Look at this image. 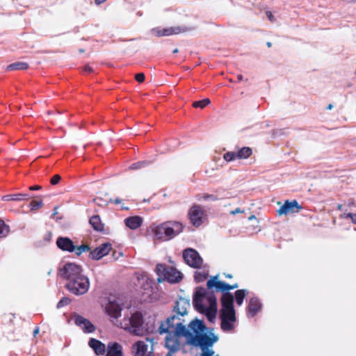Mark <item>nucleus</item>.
Here are the masks:
<instances>
[{"label":"nucleus","mask_w":356,"mask_h":356,"mask_svg":"<svg viewBox=\"0 0 356 356\" xmlns=\"http://www.w3.org/2000/svg\"><path fill=\"white\" fill-rule=\"evenodd\" d=\"M190 305L188 300L179 298L175 302L172 314L165 321L161 322L158 328L160 334H167L166 343L172 350L180 349V343L177 341L176 331L179 327L187 328L184 325L185 320L183 318L188 314V309Z\"/></svg>","instance_id":"obj_1"},{"label":"nucleus","mask_w":356,"mask_h":356,"mask_svg":"<svg viewBox=\"0 0 356 356\" xmlns=\"http://www.w3.org/2000/svg\"><path fill=\"white\" fill-rule=\"evenodd\" d=\"M206 327L202 321L197 319L192 321L188 325V328L180 327L176 331L177 341L180 342L181 337H185L187 343L201 349L211 347L217 341L218 337L213 334L212 337L204 333Z\"/></svg>","instance_id":"obj_2"},{"label":"nucleus","mask_w":356,"mask_h":356,"mask_svg":"<svg viewBox=\"0 0 356 356\" xmlns=\"http://www.w3.org/2000/svg\"><path fill=\"white\" fill-rule=\"evenodd\" d=\"M193 303L196 310L204 314L209 321H214L217 314V299L213 292H207L202 287L197 288Z\"/></svg>","instance_id":"obj_3"},{"label":"nucleus","mask_w":356,"mask_h":356,"mask_svg":"<svg viewBox=\"0 0 356 356\" xmlns=\"http://www.w3.org/2000/svg\"><path fill=\"white\" fill-rule=\"evenodd\" d=\"M234 296L230 292L222 294L219 317L220 328L225 332H232L236 327L237 318L234 307Z\"/></svg>","instance_id":"obj_4"},{"label":"nucleus","mask_w":356,"mask_h":356,"mask_svg":"<svg viewBox=\"0 0 356 356\" xmlns=\"http://www.w3.org/2000/svg\"><path fill=\"white\" fill-rule=\"evenodd\" d=\"M120 327L136 336H144L156 330L154 325L145 324L143 316L140 312H136L130 316H125L120 323Z\"/></svg>","instance_id":"obj_5"},{"label":"nucleus","mask_w":356,"mask_h":356,"mask_svg":"<svg viewBox=\"0 0 356 356\" xmlns=\"http://www.w3.org/2000/svg\"><path fill=\"white\" fill-rule=\"evenodd\" d=\"M183 225L179 222H167L156 227L154 235L157 239L167 241L182 232Z\"/></svg>","instance_id":"obj_6"},{"label":"nucleus","mask_w":356,"mask_h":356,"mask_svg":"<svg viewBox=\"0 0 356 356\" xmlns=\"http://www.w3.org/2000/svg\"><path fill=\"white\" fill-rule=\"evenodd\" d=\"M82 274L83 273L81 266L75 263H66L58 270V275L65 280L66 283L71 282V286L74 284L72 281Z\"/></svg>","instance_id":"obj_7"},{"label":"nucleus","mask_w":356,"mask_h":356,"mask_svg":"<svg viewBox=\"0 0 356 356\" xmlns=\"http://www.w3.org/2000/svg\"><path fill=\"white\" fill-rule=\"evenodd\" d=\"M82 274L83 273L81 266L75 263H66L58 270V275L65 280L66 283L71 282V286L74 284L72 281Z\"/></svg>","instance_id":"obj_8"},{"label":"nucleus","mask_w":356,"mask_h":356,"mask_svg":"<svg viewBox=\"0 0 356 356\" xmlns=\"http://www.w3.org/2000/svg\"><path fill=\"white\" fill-rule=\"evenodd\" d=\"M74 284H72L71 282L65 284L66 289L72 293L76 296H80L85 294L89 289L90 282L87 276L82 274L74 280L72 281Z\"/></svg>","instance_id":"obj_9"},{"label":"nucleus","mask_w":356,"mask_h":356,"mask_svg":"<svg viewBox=\"0 0 356 356\" xmlns=\"http://www.w3.org/2000/svg\"><path fill=\"white\" fill-rule=\"evenodd\" d=\"M156 270L159 276H163L170 283L178 282L182 279L181 273L172 266L160 264L156 266Z\"/></svg>","instance_id":"obj_10"},{"label":"nucleus","mask_w":356,"mask_h":356,"mask_svg":"<svg viewBox=\"0 0 356 356\" xmlns=\"http://www.w3.org/2000/svg\"><path fill=\"white\" fill-rule=\"evenodd\" d=\"M218 275L212 277L207 282V286L208 289H212L215 288L217 291L222 293H227L229 290L235 289L238 287V284L230 285L225 282L218 280Z\"/></svg>","instance_id":"obj_11"},{"label":"nucleus","mask_w":356,"mask_h":356,"mask_svg":"<svg viewBox=\"0 0 356 356\" xmlns=\"http://www.w3.org/2000/svg\"><path fill=\"white\" fill-rule=\"evenodd\" d=\"M183 258L188 266L194 268H200L203 262L199 253L192 248L186 249L183 252Z\"/></svg>","instance_id":"obj_12"},{"label":"nucleus","mask_w":356,"mask_h":356,"mask_svg":"<svg viewBox=\"0 0 356 356\" xmlns=\"http://www.w3.org/2000/svg\"><path fill=\"white\" fill-rule=\"evenodd\" d=\"M193 29V28L192 27L176 26L168 28H164L162 29H154L152 30V31L156 36L161 37L180 34L190 31Z\"/></svg>","instance_id":"obj_13"},{"label":"nucleus","mask_w":356,"mask_h":356,"mask_svg":"<svg viewBox=\"0 0 356 356\" xmlns=\"http://www.w3.org/2000/svg\"><path fill=\"white\" fill-rule=\"evenodd\" d=\"M302 207L298 204L297 200H286L283 205L277 211V213L279 216H286L289 214L298 213L302 210Z\"/></svg>","instance_id":"obj_14"},{"label":"nucleus","mask_w":356,"mask_h":356,"mask_svg":"<svg viewBox=\"0 0 356 356\" xmlns=\"http://www.w3.org/2000/svg\"><path fill=\"white\" fill-rule=\"evenodd\" d=\"M204 211L201 207L194 204L191 207L188 211V216L191 223L196 227H200L202 224V217Z\"/></svg>","instance_id":"obj_15"},{"label":"nucleus","mask_w":356,"mask_h":356,"mask_svg":"<svg viewBox=\"0 0 356 356\" xmlns=\"http://www.w3.org/2000/svg\"><path fill=\"white\" fill-rule=\"evenodd\" d=\"M74 323L85 333H91L95 330L94 325L89 320L80 315H74Z\"/></svg>","instance_id":"obj_16"},{"label":"nucleus","mask_w":356,"mask_h":356,"mask_svg":"<svg viewBox=\"0 0 356 356\" xmlns=\"http://www.w3.org/2000/svg\"><path fill=\"white\" fill-rule=\"evenodd\" d=\"M111 250V245L109 243H106L100 245L90 253L91 259L99 260L103 257L107 255Z\"/></svg>","instance_id":"obj_17"},{"label":"nucleus","mask_w":356,"mask_h":356,"mask_svg":"<svg viewBox=\"0 0 356 356\" xmlns=\"http://www.w3.org/2000/svg\"><path fill=\"white\" fill-rule=\"evenodd\" d=\"M138 284L141 286L142 293L149 296L153 291L154 281L146 275H141L138 277Z\"/></svg>","instance_id":"obj_18"},{"label":"nucleus","mask_w":356,"mask_h":356,"mask_svg":"<svg viewBox=\"0 0 356 356\" xmlns=\"http://www.w3.org/2000/svg\"><path fill=\"white\" fill-rule=\"evenodd\" d=\"M56 243L60 250L65 252H73L75 248L74 242L68 237L59 236Z\"/></svg>","instance_id":"obj_19"},{"label":"nucleus","mask_w":356,"mask_h":356,"mask_svg":"<svg viewBox=\"0 0 356 356\" xmlns=\"http://www.w3.org/2000/svg\"><path fill=\"white\" fill-rule=\"evenodd\" d=\"M261 309V303L257 298H252L249 300L247 307L248 316L254 317Z\"/></svg>","instance_id":"obj_20"},{"label":"nucleus","mask_w":356,"mask_h":356,"mask_svg":"<svg viewBox=\"0 0 356 356\" xmlns=\"http://www.w3.org/2000/svg\"><path fill=\"white\" fill-rule=\"evenodd\" d=\"M106 356H123L122 346L117 342L109 343Z\"/></svg>","instance_id":"obj_21"},{"label":"nucleus","mask_w":356,"mask_h":356,"mask_svg":"<svg viewBox=\"0 0 356 356\" xmlns=\"http://www.w3.org/2000/svg\"><path fill=\"white\" fill-rule=\"evenodd\" d=\"M88 345L97 355H103L105 353V345L97 339H90Z\"/></svg>","instance_id":"obj_22"},{"label":"nucleus","mask_w":356,"mask_h":356,"mask_svg":"<svg viewBox=\"0 0 356 356\" xmlns=\"http://www.w3.org/2000/svg\"><path fill=\"white\" fill-rule=\"evenodd\" d=\"M124 223L131 229H136L141 226L143 218L138 216L129 217L124 220Z\"/></svg>","instance_id":"obj_23"},{"label":"nucleus","mask_w":356,"mask_h":356,"mask_svg":"<svg viewBox=\"0 0 356 356\" xmlns=\"http://www.w3.org/2000/svg\"><path fill=\"white\" fill-rule=\"evenodd\" d=\"M121 307L114 302H110L106 308L108 314L113 318H118L121 315Z\"/></svg>","instance_id":"obj_24"},{"label":"nucleus","mask_w":356,"mask_h":356,"mask_svg":"<svg viewBox=\"0 0 356 356\" xmlns=\"http://www.w3.org/2000/svg\"><path fill=\"white\" fill-rule=\"evenodd\" d=\"M135 356H145L147 352L148 345L144 341H138L133 346Z\"/></svg>","instance_id":"obj_25"},{"label":"nucleus","mask_w":356,"mask_h":356,"mask_svg":"<svg viewBox=\"0 0 356 356\" xmlns=\"http://www.w3.org/2000/svg\"><path fill=\"white\" fill-rule=\"evenodd\" d=\"M30 198V195L26 193H17L7 195L2 197L3 201H22L27 200Z\"/></svg>","instance_id":"obj_26"},{"label":"nucleus","mask_w":356,"mask_h":356,"mask_svg":"<svg viewBox=\"0 0 356 356\" xmlns=\"http://www.w3.org/2000/svg\"><path fill=\"white\" fill-rule=\"evenodd\" d=\"M89 222L93 229L96 231L100 232L104 229V225L102 224L101 218L98 215L92 216L89 220Z\"/></svg>","instance_id":"obj_27"},{"label":"nucleus","mask_w":356,"mask_h":356,"mask_svg":"<svg viewBox=\"0 0 356 356\" xmlns=\"http://www.w3.org/2000/svg\"><path fill=\"white\" fill-rule=\"evenodd\" d=\"M29 67V64L25 62H16L9 65L7 67V70L13 71V70H26Z\"/></svg>","instance_id":"obj_28"},{"label":"nucleus","mask_w":356,"mask_h":356,"mask_svg":"<svg viewBox=\"0 0 356 356\" xmlns=\"http://www.w3.org/2000/svg\"><path fill=\"white\" fill-rule=\"evenodd\" d=\"M247 294V290L239 289L235 291V300L238 306H241Z\"/></svg>","instance_id":"obj_29"},{"label":"nucleus","mask_w":356,"mask_h":356,"mask_svg":"<svg viewBox=\"0 0 356 356\" xmlns=\"http://www.w3.org/2000/svg\"><path fill=\"white\" fill-rule=\"evenodd\" d=\"M252 149L250 147H244L237 152V158L247 159L252 154Z\"/></svg>","instance_id":"obj_30"},{"label":"nucleus","mask_w":356,"mask_h":356,"mask_svg":"<svg viewBox=\"0 0 356 356\" xmlns=\"http://www.w3.org/2000/svg\"><path fill=\"white\" fill-rule=\"evenodd\" d=\"M196 199L198 201H202V200L216 201V200H218L217 196H216L214 195L207 194V193L198 194L196 195Z\"/></svg>","instance_id":"obj_31"},{"label":"nucleus","mask_w":356,"mask_h":356,"mask_svg":"<svg viewBox=\"0 0 356 356\" xmlns=\"http://www.w3.org/2000/svg\"><path fill=\"white\" fill-rule=\"evenodd\" d=\"M90 250V248L88 245L82 244L79 246L75 245L74 252L77 256H80L83 252H88Z\"/></svg>","instance_id":"obj_32"},{"label":"nucleus","mask_w":356,"mask_h":356,"mask_svg":"<svg viewBox=\"0 0 356 356\" xmlns=\"http://www.w3.org/2000/svg\"><path fill=\"white\" fill-rule=\"evenodd\" d=\"M10 232L9 226L0 220V238L6 237Z\"/></svg>","instance_id":"obj_33"},{"label":"nucleus","mask_w":356,"mask_h":356,"mask_svg":"<svg viewBox=\"0 0 356 356\" xmlns=\"http://www.w3.org/2000/svg\"><path fill=\"white\" fill-rule=\"evenodd\" d=\"M208 277V272L203 270V271H198L196 272L194 276L195 280L196 282H204L207 277Z\"/></svg>","instance_id":"obj_34"},{"label":"nucleus","mask_w":356,"mask_h":356,"mask_svg":"<svg viewBox=\"0 0 356 356\" xmlns=\"http://www.w3.org/2000/svg\"><path fill=\"white\" fill-rule=\"evenodd\" d=\"M210 104V100L208 98L204 99L202 100L196 101L193 103V106L194 108H203L207 105Z\"/></svg>","instance_id":"obj_35"},{"label":"nucleus","mask_w":356,"mask_h":356,"mask_svg":"<svg viewBox=\"0 0 356 356\" xmlns=\"http://www.w3.org/2000/svg\"><path fill=\"white\" fill-rule=\"evenodd\" d=\"M223 158L227 161H234L236 158H237V152H228L224 154Z\"/></svg>","instance_id":"obj_36"},{"label":"nucleus","mask_w":356,"mask_h":356,"mask_svg":"<svg viewBox=\"0 0 356 356\" xmlns=\"http://www.w3.org/2000/svg\"><path fill=\"white\" fill-rule=\"evenodd\" d=\"M42 201H35L33 200L30 203L31 209V210H36L40 208L42 206Z\"/></svg>","instance_id":"obj_37"},{"label":"nucleus","mask_w":356,"mask_h":356,"mask_svg":"<svg viewBox=\"0 0 356 356\" xmlns=\"http://www.w3.org/2000/svg\"><path fill=\"white\" fill-rule=\"evenodd\" d=\"M70 302V300L68 298H63L57 304V308H61L64 306L67 305Z\"/></svg>","instance_id":"obj_38"},{"label":"nucleus","mask_w":356,"mask_h":356,"mask_svg":"<svg viewBox=\"0 0 356 356\" xmlns=\"http://www.w3.org/2000/svg\"><path fill=\"white\" fill-rule=\"evenodd\" d=\"M147 164V163L146 161H140L138 163H133L131 165L130 168L131 169H138V168L145 166Z\"/></svg>","instance_id":"obj_39"},{"label":"nucleus","mask_w":356,"mask_h":356,"mask_svg":"<svg viewBox=\"0 0 356 356\" xmlns=\"http://www.w3.org/2000/svg\"><path fill=\"white\" fill-rule=\"evenodd\" d=\"M343 218H350L353 223L356 225V213H348L343 214Z\"/></svg>","instance_id":"obj_40"},{"label":"nucleus","mask_w":356,"mask_h":356,"mask_svg":"<svg viewBox=\"0 0 356 356\" xmlns=\"http://www.w3.org/2000/svg\"><path fill=\"white\" fill-rule=\"evenodd\" d=\"M202 353L200 356H213L214 351L208 348L202 349Z\"/></svg>","instance_id":"obj_41"},{"label":"nucleus","mask_w":356,"mask_h":356,"mask_svg":"<svg viewBox=\"0 0 356 356\" xmlns=\"http://www.w3.org/2000/svg\"><path fill=\"white\" fill-rule=\"evenodd\" d=\"M61 179V177L59 175H55L50 180V182L52 185L57 184L60 180Z\"/></svg>","instance_id":"obj_42"},{"label":"nucleus","mask_w":356,"mask_h":356,"mask_svg":"<svg viewBox=\"0 0 356 356\" xmlns=\"http://www.w3.org/2000/svg\"><path fill=\"white\" fill-rule=\"evenodd\" d=\"M145 74L143 73H138L135 75L136 80L139 82L142 83L145 81Z\"/></svg>","instance_id":"obj_43"},{"label":"nucleus","mask_w":356,"mask_h":356,"mask_svg":"<svg viewBox=\"0 0 356 356\" xmlns=\"http://www.w3.org/2000/svg\"><path fill=\"white\" fill-rule=\"evenodd\" d=\"M266 16L268 17V19L271 22H273L275 21V18H274V16L273 15V13L270 11H267L266 12Z\"/></svg>","instance_id":"obj_44"},{"label":"nucleus","mask_w":356,"mask_h":356,"mask_svg":"<svg viewBox=\"0 0 356 356\" xmlns=\"http://www.w3.org/2000/svg\"><path fill=\"white\" fill-rule=\"evenodd\" d=\"M165 347L169 350V353L166 355V356H173V353L178 351L179 350H172L170 348L167 346L165 343Z\"/></svg>","instance_id":"obj_45"},{"label":"nucleus","mask_w":356,"mask_h":356,"mask_svg":"<svg viewBox=\"0 0 356 356\" xmlns=\"http://www.w3.org/2000/svg\"><path fill=\"white\" fill-rule=\"evenodd\" d=\"M243 213V211L241 210V209H239V208H236V209L230 211V214H232V215H235L236 213Z\"/></svg>","instance_id":"obj_46"},{"label":"nucleus","mask_w":356,"mask_h":356,"mask_svg":"<svg viewBox=\"0 0 356 356\" xmlns=\"http://www.w3.org/2000/svg\"><path fill=\"white\" fill-rule=\"evenodd\" d=\"M41 188L42 187L40 186L35 185V186H33L29 187V190L30 191H36V190L41 189Z\"/></svg>","instance_id":"obj_47"},{"label":"nucleus","mask_w":356,"mask_h":356,"mask_svg":"<svg viewBox=\"0 0 356 356\" xmlns=\"http://www.w3.org/2000/svg\"><path fill=\"white\" fill-rule=\"evenodd\" d=\"M84 71L88 72V73H90L92 72V69L91 67H90L89 65H86L84 67Z\"/></svg>","instance_id":"obj_48"},{"label":"nucleus","mask_w":356,"mask_h":356,"mask_svg":"<svg viewBox=\"0 0 356 356\" xmlns=\"http://www.w3.org/2000/svg\"><path fill=\"white\" fill-rule=\"evenodd\" d=\"M115 204H118L121 202V200L120 198H116L113 201Z\"/></svg>","instance_id":"obj_49"},{"label":"nucleus","mask_w":356,"mask_h":356,"mask_svg":"<svg viewBox=\"0 0 356 356\" xmlns=\"http://www.w3.org/2000/svg\"><path fill=\"white\" fill-rule=\"evenodd\" d=\"M243 75H241V74H238V75L237 76V79H238V81H241L243 80Z\"/></svg>","instance_id":"obj_50"},{"label":"nucleus","mask_w":356,"mask_h":356,"mask_svg":"<svg viewBox=\"0 0 356 356\" xmlns=\"http://www.w3.org/2000/svg\"><path fill=\"white\" fill-rule=\"evenodd\" d=\"M106 0H95V3L97 4H101L102 3H104Z\"/></svg>","instance_id":"obj_51"},{"label":"nucleus","mask_w":356,"mask_h":356,"mask_svg":"<svg viewBox=\"0 0 356 356\" xmlns=\"http://www.w3.org/2000/svg\"><path fill=\"white\" fill-rule=\"evenodd\" d=\"M332 107H333L332 104H330L327 106V110H331V109L332 108Z\"/></svg>","instance_id":"obj_52"},{"label":"nucleus","mask_w":356,"mask_h":356,"mask_svg":"<svg viewBox=\"0 0 356 356\" xmlns=\"http://www.w3.org/2000/svg\"><path fill=\"white\" fill-rule=\"evenodd\" d=\"M337 209L338 210H341L342 209V205L341 204H338L337 205Z\"/></svg>","instance_id":"obj_53"},{"label":"nucleus","mask_w":356,"mask_h":356,"mask_svg":"<svg viewBox=\"0 0 356 356\" xmlns=\"http://www.w3.org/2000/svg\"><path fill=\"white\" fill-rule=\"evenodd\" d=\"M225 275L227 278H232V275H230V274H225Z\"/></svg>","instance_id":"obj_54"},{"label":"nucleus","mask_w":356,"mask_h":356,"mask_svg":"<svg viewBox=\"0 0 356 356\" xmlns=\"http://www.w3.org/2000/svg\"><path fill=\"white\" fill-rule=\"evenodd\" d=\"M267 46H268V47H270L272 46L271 42H267Z\"/></svg>","instance_id":"obj_55"},{"label":"nucleus","mask_w":356,"mask_h":356,"mask_svg":"<svg viewBox=\"0 0 356 356\" xmlns=\"http://www.w3.org/2000/svg\"><path fill=\"white\" fill-rule=\"evenodd\" d=\"M254 218H255V216L253 215L249 217V220H252Z\"/></svg>","instance_id":"obj_56"},{"label":"nucleus","mask_w":356,"mask_h":356,"mask_svg":"<svg viewBox=\"0 0 356 356\" xmlns=\"http://www.w3.org/2000/svg\"><path fill=\"white\" fill-rule=\"evenodd\" d=\"M38 332V328H36V329L34 330V334L35 335Z\"/></svg>","instance_id":"obj_57"},{"label":"nucleus","mask_w":356,"mask_h":356,"mask_svg":"<svg viewBox=\"0 0 356 356\" xmlns=\"http://www.w3.org/2000/svg\"><path fill=\"white\" fill-rule=\"evenodd\" d=\"M177 52H178V49H174V51H173L174 54L177 53Z\"/></svg>","instance_id":"obj_58"},{"label":"nucleus","mask_w":356,"mask_h":356,"mask_svg":"<svg viewBox=\"0 0 356 356\" xmlns=\"http://www.w3.org/2000/svg\"><path fill=\"white\" fill-rule=\"evenodd\" d=\"M158 282H161V278H158Z\"/></svg>","instance_id":"obj_59"},{"label":"nucleus","mask_w":356,"mask_h":356,"mask_svg":"<svg viewBox=\"0 0 356 356\" xmlns=\"http://www.w3.org/2000/svg\"><path fill=\"white\" fill-rule=\"evenodd\" d=\"M51 270H50L49 271H48V275H50V274H51Z\"/></svg>","instance_id":"obj_60"}]
</instances>
